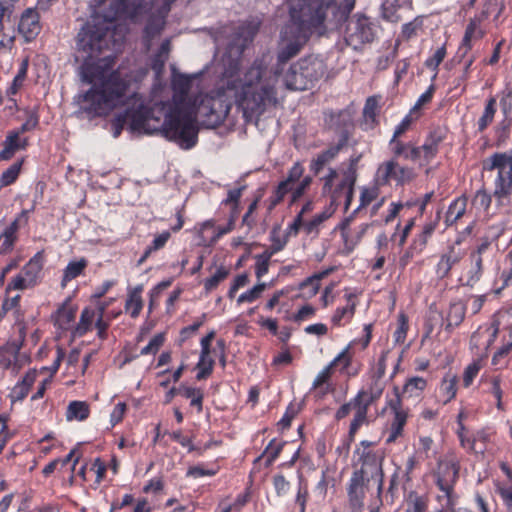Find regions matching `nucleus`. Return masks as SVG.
<instances>
[{"label":"nucleus","instance_id":"nucleus-1","mask_svg":"<svg viewBox=\"0 0 512 512\" xmlns=\"http://www.w3.org/2000/svg\"><path fill=\"white\" fill-rule=\"evenodd\" d=\"M290 21L280 35L277 59L279 64L295 57L313 32L322 34L325 21L331 19L339 23L348 18L355 0H289Z\"/></svg>","mask_w":512,"mask_h":512},{"label":"nucleus","instance_id":"nucleus-2","mask_svg":"<svg viewBox=\"0 0 512 512\" xmlns=\"http://www.w3.org/2000/svg\"><path fill=\"white\" fill-rule=\"evenodd\" d=\"M82 78L92 87L74 97V115L78 119L92 120L106 116L124 102L128 81L119 71H109L106 59L83 67Z\"/></svg>","mask_w":512,"mask_h":512},{"label":"nucleus","instance_id":"nucleus-3","mask_svg":"<svg viewBox=\"0 0 512 512\" xmlns=\"http://www.w3.org/2000/svg\"><path fill=\"white\" fill-rule=\"evenodd\" d=\"M229 112V106L220 99H203L195 111L185 103H165L162 135L176 142L183 149H191L197 143V116L204 117L203 124L212 128L220 125Z\"/></svg>","mask_w":512,"mask_h":512},{"label":"nucleus","instance_id":"nucleus-4","mask_svg":"<svg viewBox=\"0 0 512 512\" xmlns=\"http://www.w3.org/2000/svg\"><path fill=\"white\" fill-rule=\"evenodd\" d=\"M127 10L125 0H101L91 19L77 35L76 47L87 61L97 57L108 47L107 35L112 24Z\"/></svg>","mask_w":512,"mask_h":512},{"label":"nucleus","instance_id":"nucleus-5","mask_svg":"<svg viewBox=\"0 0 512 512\" xmlns=\"http://www.w3.org/2000/svg\"><path fill=\"white\" fill-rule=\"evenodd\" d=\"M262 76V65L257 62L246 73L240 106L247 121L258 118L267 107L277 104L274 84L261 82Z\"/></svg>","mask_w":512,"mask_h":512},{"label":"nucleus","instance_id":"nucleus-6","mask_svg":"<svg viewBox=\"0 0 512 512\" xmlns=\"http://www.w3.org/2000/svg\"><path fill=\"white\" fill-rule=\"evenodd\" d=\"M165 103L160 102L155 104L149 111H144L143 106L140 105L138 109H127L123 113H119L113 119L112 125L114 128V137H118L126 124L129 125L132 131L153 133L159 132L162 134L161 127L164 117Z\"/></svg>","mask_w":512,"mask_h":512},{"label":"nucleus","instance_id":"nucleus-7","mask_svg":"<svg viewBox=\"0 0 512 512\" xmlns=\"http://www.w3.org/2000/svg\"><path fill=\"white\" fill-rule=\"evenodd\" d=\"M326 65L317 57L302 58L292 64L284 75V83L290 90H307L324 76Z\"/></svg>","mask_w":512,"mask_h":512},{"label":"nucleus","instance_id":"nucleus-8","mask_svg":"<svg viewBox=\"0 0 512 512\" xmlns=\"http://www.w3.org/2000/svg\"><path fill=\"white\" fill-rule=\"evenodd\" d=\"M483 170L497 171L494 196L502 204L512 195V151L494 153L483 161Z\"/></svg>","mask_w":512,"mask_h":512},{"label":"nucleus","instance_id":"nucleus-9","mask_svg":"<svg viewBox=\"0 0 512 512\" xmlns=\"http://www.w3.org/2000/svg\"><path fill=\"white\" fill-rule=\"evenodd\" d=\"M361 445L362 448L356 450V454L359 456L358 463L360 467L353 474L369 481L375 480L378 493H381L384 480L382 464L385 453L382 449H373L371 443L367 441H362Z\"/></svg>","mask_w":512,"mask_h":512},{"label":"nucleus","instance_id":"nucleus-10","mask_svg":"<svg viewBox=\"0 0 512 512\" xmlns=\"http://www.w3.org/2000/svg\"><path fill=\"white\" fill-rule=\"evenodd\" d=\"M374 31L372 23L365 16H353L347 20L344 40L347 46L354 50L360 49L364 44L372 42Z\"/></svg>","mask_w":512,"mask_h":512},{"label":"nucleus","instance_id":"nucleus-11","mask_svg":"<svg viewBox=\"0 0 512 512\" xmlns=\"http://www.w3.org/2000/svg\"><path fill=\"white\" fill-rule=\"evenodd\" d=\"M416 173L413 168L402 166L396 158L381 163L376 172V181L380 185H386L394 181L397 185H404L415 179Z\"/></svg>","mask_w":512,"mask_h":512},{"label":"nucleus","instance_id":"nucleus-12","mask_svg":"<svg viewBox=\"0 0 512 512\" xmlns=\"http://www.w3.org/2000/svg\"><path fill=\"white\" fill-rule=\"evenodd\" d=\"M260 26L261 20L258 17H251L235 28L232 39L228 44L229 52L240 56L247 45L252 42Z\"/></svg>","mask_w":512,"mask_h":512},{"label":"nucleus","instance_id":"nucleus-13","mask_svg":"<svg viewBox=\"0 0 512 512\" xmlns=\"http://www.w3.org/2000/svg\"><path fill=\"white\" fill-rule=\"evenodd\" d=\"M489 247L490 243L484 242L470 255V267L459 279L464 286L472 288L480 281L483 274V262Z\"/></svg>","mask_w":512,"mask_h":512},{"label":"nucleus","instance_id":"nucleus-14","mask_svg":"<svg viewBox=\"0 0 512 512\" xmlns=\"http://www.w3.org/2000/svg\"><path fill=\"white\" fill-rule=\"evenodd\" d=\"M395 399H391L388 402L389 407L393 412V419L390 425L389 436L387 437V443H393L396 439L402 435L403 428L407 421V413L402 408L401 398L398 388H394Z\"/></svg>","mask_w":512,"mask_h":512},{"label":"nucleus","instance_id":"nucleus-15","mask_svg":"<svg viewBox=\"0 0 512 512\" xmlns=\"http://www.w3.org/2000/svg\"><path fill=\"white\" fill-rule=\"evenodd\" d=\"M459 468L452 462H441L437 472V485L446 495L448 505H453V485L458 478Z\"/></svg>","mask_w":512,"mask_h":512},{"label":"nucleus","instance_id":"nucleus-16","mask_svg":"<svg viewBox=\"0 0 512 512\" xmlns=\"http://www.w3.org/2000/svg\"><path fill=\"white\" fill-rule=\"evenodd\" d=\"M367 483H369V480L352 474L347 487V494L349 505L353 512H361L364 506Z\"/></svg>","mask_w":512,"mask_h":512},{"label":"nucleus","instance_id":"nucleus-17","mask_svg":"<svg viewBox=\"0 0 512 512\" xmlns=\"http://www.w3.org/2000/svg\"><path fill=\"white\" fill-rule=\"evenodd\" d=\"M347 143L348 136L346 133L340 137V139L335 145L330 146L328 149L322 151L311 161L310 170L315 175H318L327 164H329L336 158V156L347 145Z\"/></svg>","mask_w":512,"mask_h":512},{"label":"nucleus","instance_id":"nucleus-18","mask_svg":"<svg viewBox=\"0 0 512 512\" xmlns=\"http://www.w3.org/2000/svg\"><path fill=\"white\" fill-rule=\"evenodd\" d=\"M324 119L329 128L340 132V137L346 133L349 137L350 129L353 127V116L349 110L327 112Z\"/></svg>","mask_w":512,"mask_h":512},{"label":"nucleus","instance_id":"nucleus-19","mask_svg":"<svg viewBox=\"0 0 512 512\" xmlns=\"http://www.w3.org/2000/svg\"><path fill=\"white\" fill-rule=\"evenodd\" d=\"M465 253L460 248L450 247L447 252L441 255L436 265V275L440 279L448 277L451 269L460 263Z\"/></svg>","mask_w":512,"mask_h":512},{"label":"nucleus","instance_id":"nucleus-20","mask_svg":"<svg viewBox=\"0 0 512 512\" xmlns=\"http://www.w3.org/2000/svg\"><path fill=\"white\" fill-rule=\"evenodd\" d=\"M356 181H350L348 176L344 175L343 179L336 185H332L331 192H322L324 195H328L331 199V205H338V201L342 195L345 197V210H347L351 204L354 193V185Z\"/></svg>","mask_w":512,"mask_h":512},{"label":"nucleus","instance_id":"nucleus-21","mask_svg":"<svg viewBox=\"0 0 512 512\" xmlns=\"http://www.w3.org/2000/svg\"><path fill=\"white\" fill-rule=\"evenodd\" d=\"M18 29L27 40L33 39L40 32L39 15L35 9L25 10L20 18Z\"/></svg>","mask_w":512,"mask_h":512},{"label":"nucleus","instance_id":"nucleus-22","mask_svg":"<svg viewBox=\"0 0 512 512\" xmlns=\"http://www.w3.org/2000/svg\"><path fill=\"white\" fill-rule=\"evenodd\" d=\"M444 140L443 132L440 129L434 130L426 137L421 145L424 164H429L438 154L439 147Z\"/></svg>","mask_w":512,"mask_h":512},{"label":"nucleus","instance_id":"nucleus-23","mask_svg":"<svg viewBox=\"0 0 512 512\" xmlns=\"http://www.w3.org/2000/svg\"><path fill=\"white\" fill-rule=\"evenodd\" d=\"M26 146L27 138H21L19 132L10 131L3 142V149L0 151V161L10 160L17 151L25 149Z\"/></svg>","mask_w":512,"mask_h":512},{"label":"nucleus","instance_id":"nucleus-24","mask_svg":"<svg viewBox=\"0 0 512 512\" xmlns=\"http://www.w3.org/2000/svg\"><path fill=\"white\" fill-rule=\"evenodd\" d=\"M361 398L362 396H355L353 398V410L355 411V413L349 427L350 438H353L356 432L359 430V428L368 422L367 413L370 404L363 401Z\"/></svg>","mask_w":512,"mask_h":512},{"label":"nucleus","instance_id":"nucleus-25","mask_svg":"<svg viewBox=\"0 0 512 512\" xmlns=\"http://www.w3.org/2000/svg\"><path fill=\"white\" fill-rule=\"evenodd\" d=\"M143 291V285H137L128 292V297L125 303L126 312L130 313L132 318L139 316L143 308V300L141 293Z\"/></svg>","mask_w":512,"mask_h":512},{"label":"nucleus","instance_id":"nucleus-26","mask_svg":"<svg viewBox=\"0 0 512 512\" xmlns=\"http://www.w3.org/2000/svg\"><path fill=\"white\" fill-rule=\"evenodd\" d=\"M427 386V381L422 377H412L405 383L402 394V399H418Z\"/></svg>","mask_w":512,"mask_h":512},{"label":"nucleus","instance_id":"nucleus-27","mask_svg":"<svg viewBox=\"0 0 512 512\" xmlns=\"http://www.w3.org/2000/svg\"><path fill=\"white\" fill-rule=\"evenodd\" d=\"M43 268V257L37 253L30 261L23 267L21 273L27 278L28 282L34 286L37 284Z\"/></svg>","mask_w":512,"mask_h":512},{"label":"nucleus","instance_id":"nucleus-28","mask_svg":"<svg viewBox=\"0 0 512 512\" xmlns=\"http://www.w3.org/2000/svg\"><path fill=\"white\" fill-rule=\"evenodd\" d=\"M467 201L468 199L466 196H460L450 204L445 216L446 225H453L465 214Z\"/></svg>","mask_w":512,"mask_h":512},{"label":"nucleus","instance_id":"nucleus-29","mask_svg":"<svg viewBox=\"0 0 512 512\" xmlns=\"http://www.w3.org/2000/svg\"><path fill=\"white\" fill-rule=\"evenodd\" d=\"M465 317V306L462 303H452L446 316L445 329L451 331L460 325Z\"/></svg>","mask_w":512,"mask_h":512},{"label":"nucleus","instance_id":"nucleus-30","mask_svg":"<svg viewBox=\"0 0 512 512\" xmlns=\"http://www.w3.org/2000/svg\"><path fill=\"white\" fill-rule=\"evenodd\" d=\"M383 391L384 383L379 379L372 378L369 388L360 390L356 396H362L361 399L371 405L382 396Z\"/></svg>","mask_w":512,"mask_h":512},{"label":"nucleus","instance_id":"nucleus-31","mask_svg":"<svg viewBox=\"0 0 512 512\" xmlns=\"http://www.w3.org/2000/svg\"><path fill=\"white\" fill-rule=\"evenodd\" d=\"M18 230V221H13L9 226H7L3 231L0 230V241L2 243L0 245V253H7L10 251L14 245L16 240V233Z\"/></svg>","mask_w":512,"mask_h":512},{"label":"nucleus","instance_id":"nucleus-32","mask_svg":"<svg viewBox=\"0 0 512 512\" xmlns=\"http://www.w3.org/2000/svg\"><path fill=\"white\" fill-rule=\"evenodd\" d=\"M482 37V31L478 28L476 21L472 20L466 27V31L459 48V52H462V57H464L468 51L471 49V41L472 39H478Z\"/></svg>","mask_w":512,"mask_h":512},{"label":"nucleus","instance_id":"nucleus-33","mask_svg":"<svg viewBox=\"0 0 512 512\" xmlns=\"http://www.w3.org/2000/svg\"><path fill=\"white\" fill-rule=\"evenodd\" d=\"M482 37V31L478 28L476 21L472 20L466 27V31L459 48V52H462V57H464L468 51L471 49V41L472 39H478Z\"/></svg>","mask_w":512,"mask_h":512},{"label":"nucleus","instance_id":"nucleus-34","mask_svg":"<svg viewBox=\"0 0 512 512\" xmlns=\"http://www.w3.org/2000/svg\"><path fill=\"white\" fill-rule=\"evenodd\" d=\"M90 413L89 405L84 401H72L69 403L66 413L67 420L83 421Z\"/></svg>","mask_w":512,"mask_h":512},{"label":"nucleus","instance_id":"nucleus-35","mask_svg":"<svg viewBox=\"0 0 512 512\" xmlns=\"http://www.w3.org/2000/svg\"><path fill=\"white\" fill-rule=\"evenodd\" d=\"M76 310L68 305H62L56 312L55 324L62 330H67L75 320Z\"/></svg>","mask_w":512,"mask_h":512},{"label":"nucleus","instance_id":"nucleus-36","mask_svg":"<svg viewBox=\"0 0 512 512\" xmlns=\"http://www.w3.org/2000/svg\"><path fill=\"white\" fill-rule=\"evenodd\" d=\"M87 264L88 263L84 258H82L78 261L70 262L64 270V274H63V278H62V286H65L67 284V282L75 279L80 274H82L84 269L87 267Z\"/></svg>","mask_w":512,"mask_h":512},{"label":"nucleus","instance_id":"nucleus-37","mask_svg":"<svg viewBox=\"0 0 512 512\" xmlns=\"http://www.w3.org/2000/svg\"><path fill=\"white\" fill-rule=\"evenodd\" d=\"M171 234L169 231H164L160 234H158L154 240L151 242L149 246L145 249L143 255L138 261V264H142L153 252L158 251L162 249L168 240L170 239Z\"/></svg>","mask_w":512,"mask_h":512},{"label":"nucleus","instance_id":"nucleus-38","mask_svg":"<svg viewBox=\"0 0 512 512\" xmlns=\"http://www.w3.org/2000/svg\"><path fill=\"white\" fill-rule=\"evenodd\" d=\"M496 113V99L491 97L485 106L482 116L478 120V130L483 132L493 121Z\"/></svg>","mask_w":512,"mask_h":512},{"label":"nucleus","instance_id":"nucleus-39","mask_svg":"<svg viewBox=\"0 0 512 512\" xmlns=\"http://www.w3.org/2000/svg\"><path fill=\"white\" fill-rule=\"evenodd\" d=\"M23 161H16L9 168H7L0 176V189L13 184L21 171Z\"/></svg>","mask_w":512,"mask_h":512},{"label":"nucleus","instance_id":"nucleus-40","mask_svg":"<svg viewBox=\"0 0 512 512\" xmlns=\"http://www.w3.org/2000/svg\"><path fill=\"white\" fill-rule=\"evenodd\" d=\"M19 0H0V34L7 23L11 22L15 4Z\"/></svg>","mask_w":512,"mask_h":512},{"label":"nucleus","instance_id":"nucleus-41","mask_svg":"<svg viewBox=\"0 0 512 512\" xmlns=\"http://www.w3.org/2000/svg\"><path fill=\"white\" fill-rule=\"evenodd\" d=\"M95 318V311L85 308L80 316V321L74 330V335L83 336L91 328V324Z\"/></svg>","mask_w":512,"mask_h":512},{"label":"nucleus","instance_id":"nucleus-42","mask_svg":"<svg viewBox=\"0 0 512 512\" xmlns=\"http://www.w3.org/2000/svg\"><path fill=\"white\" fill-rule=\"evenodd\" d=\"M192 80L193 78L188 75H174L172 80L173 90L181 95H186L191 88Z\"/></svg>","mask_w":512,"mask_h":512},{"label":"nucleus","instance_id":"nucleus-43","mask_svg":"<svg viewBox=\"0 0 512 512\" xmlns=\"http://www.w3.org/2000/svg\"><path fill=\"white\" fill-rule=\"evenodd\" d=\"M427 500L416 493H410L407 500V509L405 512H426Z\"/></svg>","mask_w":512,"mask_h":512},{"label":"nucleus","instance_id":"nucleus-44","mask_svg":"<svg viewBox=\"0 0 512 512\" xmlns=\"http://www.w3.org/2000/svg\"><path fill=\"white\" fill-rule=\"evenodd\" d=\"M284 443H276L271 440L261 457L265 458L266 466H270L282 451Z\"/></svg>","mask_w":512,"mask_h":512},{"label":"nucleus","instance_id":"nucleus-45","mask_svg":"<svg viewBox=\"0 0 512 512\" xmlns=\"http://www.w3.org/2000/svg\"><path fill=\"white\" fill-rule=\"evenodd\" d=\"M214 361L209 357L205 356L202 358V353L200 354V359L197 363V369L199 372L196 375L198 380L206 379L213 370Z\"/></svg>","mask_w":512,"mask_h":512},{"label":"nucleus","instance_id":"nucleus-46","mask_svg":"<svg viewBox=\"0 0 512 512\" xmlns=\"http://www.w3.org/2000/svg\"><path fill=\"white\" fill-rule=\"evenodd\" d=\"M228 273L229 272L225 267H219L211 277L205 280L204 287L206 291L215 289L218 284L228 276Z\"/></svg>","mask_w":512,"mask_h":512},{"label":"nucleus","instance_id":"nucleus-47","mask_svg":"<svg viewBox=\"0 0 512 512\" xmlns=\"http://www.w3.org/2000/svg\"><path fill=\"white\" fill-rule=\"evenodd\" d=\"M354 311L355 303H349L345 307L338 308L332 317V323L340 326L343 319L350 320L353 317Z\"/></svg>","mask_w":512,"mask_h":512},{"label":"nucleus","instance_id":"nucleus-48","mask_svg":"<svg viewBox=\"0 0 512 512\" xmlns=\"http://www.w3.org/2000/svg\"><path fill=\"white\" fill-rule=\"evenodd\" d=\"M265 288H266L265 283H259V284L255 285L252 289L248 290L245 293H242L238 297L237 303L241 304L244 302H248V303L254 302L257 298L260 297L261 293L265 290Z\"/></svg>","mask_w":512,"mask_h":512},{"label":"nucleus","instance_id":"nucleus-49","mask_svg":"<svg viewBox=\"0 0 512 512\" xmlns=\"http://www.w3.org/2000/svg\"><path fill=\"white\" fill-rule=\"evenodd\" d=\"M491 204V195L484 189L478 190L472 200V205L478 210L486 211Z\"/></svg>","mask_w":512,"mask_h":512},{"label":"nucleus","instance_id":"nucleus-50","mask_svg":"<svg viewBox=\"0 0 512 512\" xmlns=\"http://www.w3.org/2000/svg\"><path fill=\"white\" fill-rule=\"evenodd\" d=\"M378 194H379V189L377 187H375V186L364 187L361 190L360 205L355 210V212H358L361 208L369 205L372 201H374L378 197Z\"/></svg>","mask_w":512,"mask_h":512},{"label":"nucleus","instance_id":"nucleus-51","mask_svg":"<svg viewBox=\"0 0 512 512\" xmlns=\"http://www.w3.org/2000/svg\"><path fill=\"white\" fill-rule=\"evenodd\" d=\"M377 108H378V101L375 97H369L366 100L364 109H363V115L365 118V121L371 124H374L376 115H377Z\"/></svg>","mask_w":512,"mask_h":512},{"label":"nucleus","instance_id":"nucleus-52","mask_svg":"<svg viewBox=\"0 0 512 512\" xmlns=\"http://www.w3.org/2000/svg\"><path fill=\"white\" fill-rule=\"evenodd\" d=\"M457 435L460 440V444L462 447L468 449L469 451L475 452V444L476 438L468 437L466 434V428L462 422L459 423V427L457 429Z\"/></svg>","mask_w":512,"mask_h":512},{"label":"nucleus","instance_id":"nucleus-53","mask_svg":"<svg viewBox=\"0 0 512 512\" xmlns=\"http://www.w3.org/2000/svg\"><path fill=\"white\" fill-rule=\"evenodd\" d=\"M270 258L271 254H267V252L256 257L255 274L258 279L268 272Z\"/></svg>","mask_w":512,"mask_h":512},{"label":"nucleus","instance_id":"nucleus-54","mask_svg":"<svg viewBox=\"0 0 512 512\" xmlns=\"http://www.w3.org/2000/svg\"><path fill=\"white\" fill-rule=\"evenodd\" d=\"M164 335L162 333L156 334L149 343L142 348L141 355L156 354L164 343Z\"/></svg>","mask_w":512,"mask_h":512},{"label":"nucleus","instance_id":"nucleus-55","mask_svg":"<svg viewBox=\"0 0 512 512\" xmlns=\"http://www.w3.org/2000/svg\"><path fill=\"white\" fill-rule=\"evenodd\" d=\"M350 345L347 346L341 353L338 354L337 357L334 358L328 365L334 369L337 366H340L342 370L346 369L351 363V355H350Z\"/></svg>","mask_w":512,"mask_h":512},{"label":"nucleus","instance_id":"nucleus-56","mask_svg":"<svg viewBox=\"0 0 512 512\" xmlns=\"http://www.w3.org/2000/svg\"><path fill=\"white\" fill-rule=\"evenodd\" d=\"M34 285L28 282L27 278L20 272L11 279L7 286V291L10 290H25L33 287Z\"/></svg>","mask_w":512,"mask_h":512},{"label":"nucleus","instance_id":"nucleus-57","mask_svg":"<svg viewBox=\"0 0 512 512\" xmlns=\"http://www.w3.org/2000/svg\"><path fill=\"white\" fill-rule=\"evenodd\" d=\"M327 274H328V271H324L319 274H315L311 277H308L300 284V288L303 289L304 287L309 286V287H311V294L312 295L317 294V292L319 290V281Z\"/></svg>","mask_w":512,"mask_h":512},{"label":"nucleus","instance_id":"nucleus-58","mask_svg":"<svg viewBox=\"0 0 512 512\" xmlns=\"http://www.w3.org/2000/svg\"><path fill=\"white\" fill-rule=\"evenodd\" d=\"M311 182V177L306 176L295 188L292 187L291 204L295 203L306 192Z\"/></svg>","mask_w":512,"mask_h":512},{"label":"nucleus","instance_id":"nucleus-59","mask_svg":"<svg viewBox=\"0 0 512 512\" xmlns=\"http://www.w3.org/2000/svg\"><path fill=\"white\" fill-rule=\"evenodd\" d=\"M446 56V48L444 46L438 48L432 57L428 58L425 61V66L427 68L437 70L440 63L443 61V59Z\"/></svg>","mask_w":512,"mask_h":512},{"label":"nucleus","instance_id":"nucleus-60","mask_svg":"<svg viewBox=\"0 0 512 512\" xmlns=\"http://www.w3.org/2000/svg\"><path fill=\"white\" fill-rule=\"evenodd\" d=\"M333 369L331 366L327 365L313 381V389H322L325 384H328L329 379L331 378Z\"/></svg>","mask_w":512,"mask_h":512},{"label":"nucleus","instance_id":"nucleus-61","mask_svg":"<svg viewBox=\"0 0 512 512\" xmlns=\"http://www.w3.org/2000/svg\"><path fill=\"white\" fill-rule=\"evenodd\" d=\"M389 144L394 154V158L399 156H403L405 158V153L410 152V147H412L411 143H403L398 139H391Z\"/></svg>","mask_w":512,"mask_h":512},{"label":"nucleus","instance_id":"nucleus-62","mask_svg":"<svg viewBox=\"0 0 512 512\" xmlns=\"http://www.w3.org/2000/svg\"><path fill=\"white\" fill-rule=\"evenodd\" d=\"M273 484L278 496H284L288 493L290 483L285 479L283 475H275L273 477Z\"/></svg>","mask_w":512,"mask_h":512},{"label":"nucleus","instance_id":"nucleus-63","mask_svg":"<svg viewBox=\"0 0 512 512\" xmlns=\"http://www.w3.org/2000/svg\"><path fill=\"white\" fill-rule=\"evenodd\" d=\"M304 173V168L300 163H295L288 172L286 177V181L290 184L294 185L297 181L300 180Z\"/></svg>","mask_w":512,"mask_h":512},{"label":"nucleus","instance_id":"nucleus-64","mask_svg":"<svg viewBox=\"0 0 512 512\" xmlns=\"http://www.w3.org/2000/svg\"><path fill=\"white\" fill-rule=\"evenodd\" d=\"M500 105L502 112L508 117L512 113V87L502 97Z\"/></svg>","mask_w":512,"mask_h":512}]
</instances>
